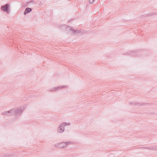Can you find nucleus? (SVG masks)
<instances>
[{"instance_id":"obj_1","label":"nucleus","mask_w":157,"mask_h":157,"mask_svg":"<svg viewBox=\"0 0 157 157\" xmlns=\"http://www.w3.org/2000/svg\"><path fill=\"white\" fill-rule=\"evenodd\" d=\"M10 9L9 3H7L5 5L2 6L1 7V10L6 12L7 14H9L10 12Z\"/></svg>"},{"instance_id":"obj_2","label":"nucleus","mask_w":157,"mask_h":157,"mask_svg":"<svg viewBox=\"0 0 157 157\" xmlns=\"http://www.w3.org/2000/svg\"><path fill=\"white\" fill-rule=\"evenodd\" d=\"M11 110H14V112L13 113H12V115H15V114L17 115L19 114H21L24 111L23 109L21 108L20 109L18 108L17 109H11Z\"/></svg>"},{"instance_id":"obj_3","label":"nucleus","mask_w":157,"mask_h":157,"mask_svg":"<svg viewBox=\"0 0 157 157\" xmlns=\"http://www.w3.org/2000/svg\"><path fill=\"white\" fill-rule=\"evenodd\" d=\"M70 142H67L66 143L63 142L59 144H58L56 145V147L59 148H63L67 146V145L71 143Z\"/></svg>"},{"instance_id":"obj_4","label":"nucleus","mask_w":157,"mask_h":157,"mask_svg":"<svg viewBox=\"0 0 157 157\" xmlns=\"http://www.w3.org/2000/svg\"><path fill=\"white\" fill-rule=\"evenodd\" d=\"M13 112H14V110L13 111V110H11V109H10L9 111H6L3 112L2 113V114L7 116L12 115V113H13Z\"/></svg>"},{"instance_id":"obj_5","label":"nucleus","mask_w":157,"mask_h":157,"mask_svg":"<svg viewBox=\"0 0 157 157\" xmlns=\"http://www.w3.org/2000/svg\"><path fill=\"white\" fill-rule=\"evenodd\" d=\"M67 29L69 30L70 31L73 33L74 34L77 33H79L80 30H75L73 28L70 26H68L67 28Z\"/></svg>"},{"instance_id":"obj_6","label":"nucleus","mask_w":157,"mask_h":157,"mask_svg":"<svg viewBox=\"0 0 157 157\" xmlns=\"http://www.w3.org/2000/svg\"><path fill=\"white\" fill-rule=\"evenodd\" d=\"M64 126L62 125V124H60L59 127V129L58 130V132L60 133L63 132L64 131Z\"/></svg>"},{"instance_id":"obj_7","label":"nucleus","mask_w":157,"mask_h":157,"mask_svg":"<svg viewBox=\"0 0 157 157\" xmlns=\"http://www.w3.org/2000/svg\"><path fill=\"white\" fill-rule=\"evenodd\" d=\"M32 10V9L31 8L27 7L25 9L24 14L25 15H26L27 13L30 12Z\"/></svg>"},{"instance_id":"obj_8","label":"nucleus","mask_w":157,"mask_h":157,"mask_svg":"<svg viewBox=\"0 0 157 157\" xmlns=\"http://www.w3.org/2000/svg\"><path fill=\"white\" fill-rule=\"evenodd\" d=\"M64 87H65L64 86H60L57 87H53L50 90L51 91H54L55 90H58L60 89H63Z\"/></svg>"},{"instance_id":"obj_9","label":"nucleus","mask_w":157,"mask_h":157,"mask_svg":"<svg viewBox=\"0 0 157 157\" xmlns=\"http://www.w3.org/2000/svg\"><path fill=\"white\" fill-rule=\"evenodd\" d=\"M130 105H139L140 106H141L142 105L146 104V105H149L150 103H142V104H139V103H134L133 102L130 103Z\"/></svg>"},{"instance_id":"obj_10","label":"nucleus","mask_w":157,"mask_h":157,"mask_svg":"<svg viewBox=\"0 0 157 157\" xmlns=\"http://www.w3.org/2000/svg\"><path fill=\"white\" fill-rule=\"evenodd\" d=\"M132 54L134 56H137L138 55V54H137V52H130L128 53V54L129 55H130V54H132Z\"/></svg>"},{"instance_id":"obj_11","label":"nucleus","mask_w":157,"mask_h":157,"mask_svg":"<svg viewBox=\"0 0 157 157\" xmlns=\"http://www.w3.org/2000/svg\"><path fill=\"white\" fill-rule=\"evenodd\" d=\"M62 125H63L64 126H65L67 125H70L71 124L70 123H67V122H63L62 123Z\"/></svg>"},{"instance_id":"obj_12","label":"nucleus","mask_w":157,"mask_h":157,"mask_svg":"<svg viewBox=\"0 0 157 157\" xmlns=\"http://www.w3.org/2000/svg\"><path fill=\"white\" fill-rule=\"evenodd\" d=\"M148 149H150L151 150H155V147H148V148H147Z\"/></svg>"},{"instance_id":"obj_13","label":"nucleus","mask_w":157,"mask_h":157,"mask_svg":"<svg viewBox=\"0 0 157 157\" xmlns=\"http://www.w3.org/2000/svg\"><path fill=\"white\" fill-rule=\"evenodd\" d=\"M154 14H156V13H152V12H151V13H149V14H148L147 16H152V15H154Z\"/></svg>"},{"instance_id":"obj_14","label":"nucleus","mask_w":157,"mask_h":157,"mask_svg":"<svg viewBox=\"0 0 157 157\" xmlns=\"http://www.w3.org/2000/svg\"><path fill=\"white\" fill-rule=\"evenodd\" d=\"M29 3H31L33 5H34L35 3H34V2H33V1H31L29 2Z\"/></svg>"},{"instance_id":"obj_15","label":"nucleus","mask_w":157,"mask_h":157,"mask_svg":"<svg viewBox=\"0 0 157 157\" xmlns=\"http://www.w3.org/2000/svg\"><path fill=\"white\" fill-rule=\"evenodd\" d=\"M94 0H89V3H92Z\"/></svg>"},{"instance_id":"obj_16","label":"nucleus","mask_w":157,"mask_h":157,"mask_svg":"<svg viewBox=\"0 0 157 157\" xmlns=\"http://www.w3.org/2000/svg\"><path fill=\"white\" fill-rule=\"evenodd\" d=\"M141 148H143L146 149H148V148H148V147H142Z\"/></svg>"},{"instance_id":"obj_17","label":"nucleus","mask_w":157,"mask_h":157,"mask_svg":"<svg viewBox=\"0 0 157 157\" xmlns=\"http://www.w3.org/2000/svg\"><path fill=\"white\" fill-rule=\"evenodd\" d=\"M155 150H157V146L155 147Z\"/></svg>"},{"instance_id":"obj_18","label":"nucleus","mask_w":157,"mask_h":157,"mask_svg":"<svg viewBox=\"0 0 157 157\" xmlns=\"http://www.w3.org/2000/svg\"><path fill=\"white\" fill-rule=\"evenodd\" d=\"M11 156L10 155H7L6 156L7 157H8V156Z\"/></svg>"},{"instance_id":"obj_19","label":"nucleus","mask_w":157,"mask_h":157,"mask_svg":"<svg viewBox=\"0 0 157 157\" xmlns=\"http://www.w3.org/2000/svg\"><path fill=\"white\" fill-rule=\"evenodd\" d=\"M70 21H68V22H70Z\"/></svg>"}]
</instances>
